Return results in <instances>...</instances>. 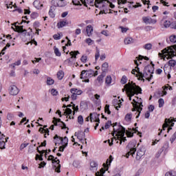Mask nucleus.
<instances>
[{
    "label": "nucleus",
    "instance_id": "c756f323",
    "mask_svg": "<svg viewBox=\"0 0 176 176\" xmlns=\"http://www.w3.org/2000/svg\"><path fill=\"white\" fill-rule=\"evenodd\" d=\"M107 76V74L105 73H102L101 75L98 76L97 78V80L99 82V83H102V80L104 78Z\"/></svg>",
    "mask_w": 176,
    "mask_h": 176
},
{
    "label": "nucleus",
    "instance_id": "aec40b11",
    "mask_svg": "<svg viewBox=\"0 0 176 176\" xmlns=\"http://www.w3.org/2000/svg\"><path fill=\"white\" fill-rule=\"evenodd\" d=\"M113 160V157H112V155H109V159H107L106 161V164L105 163L103 164V167L104 168H107V170H108V166H111V164L112 163Z\"/></svg>",
    "mask_w": 176,
    "mask_h": 176
},
{
    "label": "nucleus",
    "instance_id": "f3484780",
    "mask_svg": "<svg viewBox=\"0 0 176 176\" xmlns=\"http://www.w3.org/2000/svg\"><path fill=\"white\" fill-rule=\"evenodd\" d=\"M75 135H76L77 138L80 140V141H83V139L85 138L86 137V134L85 133V132L80 131L78 133H75Z\"/></svg>",
    "mask_w": 176,
    "mask_h": 176
},
{
    "label": "nucleus",
    "instance_id": "dca6fc26",
    "mask_svg": "<svg viewBox=\"0 0 176 176\" xmlns=\"http://www.w3.org/2000/svg\"><path fill=\"white\" fill-rule=\"evenodd\" d=\"M93 116L95 119V120H94V122H96V123H100V118H99L100 114H98L97 113H91L89 114L91 122H93Z\"/></svg>",
    "mask_w": 176,
    "mask_h": 176
},
{
    "label": "nucleus",
    "instance_id": "0eeeda50",
    "mask_svg": "<svg viewBox=\"0 0 176 176\" xmlns=\"http://www.w3.org/2000/svg\"><path fill=\"white\" fill-rule=\"evenodd\" d=\"M144 78H145V79H146V80L148 82H151V80L152 78H153V75H152V74H149L148 72H146L144 69L143 73L141 72H139L138 80H142L143 82H145V79H144Z\"/></svg>",
    "mask_w": 176,
    "mask_h": 176
},
{
    "label": "nucleus",
    "instance_id": "de8ad7c7",
    "mask_svg": "<svg viewBox=\"0 0 176 176\" xmlns=\"http://www.w3.org/2000/svg\"><path fill=\"white\" fill-rule=\"evenodd\" d=\"M159 108H162L163 105H164V99L160 98L158 100Z\"/></svg>",
    "mask_w": 176,
    "mask_h": 176
},
{
    "label": "nucleus",
    "instance_id": "e433bc0d",
    "mask_svg": "<svg viewBox=\"0 0 176 176\" xmlns=\"http://www.w3.org/2000/svg\"><path fill=\"white\" fill-rule=\"evenodd\" d=\"M38 131L39 133H45V134H47V135H49V133H50L49 129H45V128L41 127L39 128Z\"/></svg>",
    "mask_w": 176,
    "mask_h": 176
},
{
    "label": "nucleus",
    "instance_id": "6ab92c4d",
    "mask_svg": "<svg viewBox=\"0 0 176 176\" xmlns=\"http://www.w3.org/2000/svg\"><path fill=\"white\" fill-rule=\"evenodd\" d=\"M113 105L114 107H116V109H117V111H118L119 108H120V107H122V101H120V100L114 99L113 100Z\"/></svg>",
    "mask_w": 176,
    "mask_h": 176
},
{
    "label": "nucleus",
    "instance_id": "a878e982",
    "mask_svg": "<svg viewBox=\"0 0 176 176\" xmlns=\"http://www.w3.org/2000/svg\"><path fill=\"white\" fill-rule=\"evenodd\" d=\"M83 5L86 3V0H80ZM79 0H72V3L75 5L76 6H82V4L80 3V1Z\"/></svg>",
    "mask_w": 176,
    "mask_h": 176
},
{
    "label": "nucleus",
    "instance_id": "39448f33",
    "mask_svg": "<svg viewBox=\"0 0 176 176\" xmlns=\"http://www.w3.org/2000/svg\"><path fill=\"white\" fill-rule=\"evenodd\" d=\"M48 160H52V167L56 173H61V170H60L61 168V165L60 164V160H57V157H55L54 159V156L50 155L48 157Z\"/></svg>",
    "mask_w": 176,
    "mask_h": 176
},
{
    "label": "nucleus",
    "instance_id": "ea45409f",
    "mask_svg": "<svg viewBox=\"0 0 176 176\" xmlns=\"http://www.w3.org/2000/svg\"><path fill=\"white\" fill-rule=\"evenodd\" d=\"M100 58V50L98 47H96V54H95V60L97 61L98 58Z\"/></svg>",
    "mask_w": 176,
    "mask_h": 176
},
{
    "label": "nucleus",
    "instance_id": "864d4df0",
    "mask_svg": "<svg viewBox=\"0 0 176 176\" xmlns=\"http://www.w3.org/2000/svg\"><path fill=\"white\" fill-rule=\"evenodd\" d=\"M112 126V122L111 120L107 121L104 125V129H108L109 127Z\"/></svg>",
    "mask_w": 176,
    "mask_h": 176
},
{
    "label": "nucleus",
    "instance_id": "0e129e2a",
    "mask_svg": "<svg viewBox=\"0 0 176 176\" xmlns=\"http://www.w3.org/2000/svg\"><path fill=\"white\" fill-rule=\"evenodd\" d=\"M66 146H67V145L62 144V146H60L59 147L58 151L59 152H64V150L65 149Z\"/></svg>",
    "mask_w": 176,
    "mask_h": 176
},
{
    "label": "nucleus",
    "instance_id": "4be33fe9",
    "mask_svg": "<svg viewBox=\"0 0 176 176\" xmlns=\"http://www.w3.org/2000/svg\"><path fill=\"white\" fill-rule=\"evenodd\" d=\"M93 26H91V25H88L86 27V32H87V36H91V35H93Z\"/></svg>",
    "mask_w": 176,
    "mask_h": 176
},
{
    "label": "nucleus",
    "instance_id": "603ef678",
    "mask_svg": "<svg viewBox=\"0 0 176 176\" xmlns=\"http://www.w3.org/2000/svg\"><path fill=\"white\" fill-rule=\"evenodd\" d=\"M91 168H97V162L96 161H91L90 162Z\"/></svg>",
    "mask_w": 176,
    "mask_h": 176
},
{
    "label": "nucleus",
    "instance_id": "774afa93",
    "mask_svg": "<svg viewBox=\"0 0 176 176\" xmlns=\"http://www.w3.org/2000/svg\"><path fill=\"white\" fill-rule=\"evenodd\" d=\"M175 140H176V133L175 132V133L170 138V142L173 143L175 141Z\"/></svg>",
    "mask_w": 176,
    "mask_h": 176
},
{
    "label": "nucleus",
    "instance_id": "4c0bfd02",
    "mask_svg": "<svg viewBox=\"0 0 176 176\" xmlns=\"http://www.w3.org/2000/svg\"><path fill=\"white\" fill-rule=\"evenodd\" d=\"M54 51L56 56H57V57H61V52H60L58 48H57L56 46L54 47Z\"/></svg>",
    "mask_w": 176,
    "mask_h": 176
},
{
    "label": "nucleus",
    "instance_id": "6e6d98bb",
    "mask_svg": "<svg viewBox=\"0 0 176 176\" xmlns=\"http://www.w3.org/2000/svg\"><path fill=\"white\" fill-rule=\"evenodd\" d=\"M78 123H79V124H83V116H78Z\"/></svg>",
    "mask_w": 176,
    "mask_h": 176
},
{
    "label": "nucleus",
    "instance_id": "f8f14e48",
    "mask_svg": "<svg viewBox=\"0 0 176 176\" xmlns=\"http://www.w3.org/2000/svg\"><path fill=\"white\" fill-rule=\"evenodd\" d=\"M142 20L145 24H156V19H152L149 16H143Z\"/></svg>",
    "mask_w": 176,
    "mask_h": 176
},
{
    "label": "nucleus",
    "instance_id": "69168bd1",
    "mask_svg": "<svg viewBox=\"0 0 176 176\" xmlns=\"http://www.w3.org/2000/svg\"><path fill=\"white\" fill-rule=\"evenodd\" d=\"M31 19H36L38 17V13L32 12L30 15Z\"/></svg>",
    "mask_w": 176,
    "mask_h": 176
},
{
    "label": "nucleus",
    "instance_id": "58836bf2",
    "mask_svg": "<svg viewBox=\"0 0 176 176\" xmlns=\"http://www.w3.org/2000/svg\"><path fill=\"white\" fill-rule=\"evenodd\" d=\"M138 61H141V60H146V61H149V58L148 56H144L142 55H139V56L136 57Z\"/></svg>",
    "mask_w": 176,
    "mask_h": 176
},
{
    "label": "nucleus",
    "instance_id": "bf43d9fd",
    "mask_svg": "<svg viewBox=\"0 0 176 176\" xmlns=\"http://www.w3.org/2000/svg\"><path fill=\"white\" fill-rule=\"evenodd\" d=\"M169 39H170V42H172V43H175V42H176V36L175 35L170 36Z\"/></svg>",
    "mask_w": 176,
    "mask_h": 176
},
{
    "label": "nucleus",
    "instance_id": "4468645a",
    "mask_svg": "<svg viewBox=\"0 0 176 176\" xmlns=\"http://www.w3.org/2000/svg\"><path fill=\"white\" fill-rule=\"evenodd\" d=\"M20 90H19V88H17L16 85H12L10 87V94L11 96H17Z\"/></svg>",
    "mask_w": 176,
    "mask_h": 176
},
{
    "label": "nucleus",
    "instance_id": "3c124183",
    "mask_svg": "<svg viewBox=\"0 0 176 176\" xmlns=\"http://www.w3.org/2000/svg\"><path fill=\"white\" fill-rule=\"evenodd\" d=\"M120 82L122 85H126V83H127V77L126 76H123Z\"/></svg>",
    "mask_w": 176,
    "mask_h": 176
},
{
    "label": "nucleus",
    "instance_id": "2eb2a0df",
    "mask_svg": "<svg viewBox=\"0 0 176 176\" xmlns=\"http://www.w3.org/2000/svg\"><path fill=\"white\" fill-rule=\"evenodd\" d=\"M71 107H72L71 104L67 106L68 108L65 110L64 115L69 116V119H75L74 117H71V115H72V109H69Z\"/></svg>",
    "mask_w": 176,
    "mask_h": 176
},
{
    "label": "nucleus",
    "instance_id": "79ce46f5",
    "mask_svg": "<svg viewBox=\"0 0 176 176\" xmlns=\"http://www.w3.org/2000/svg\"><path fill=\"white\" fill-rule=\"evenodd\" d=\"M131 118H133V114L132 113H127L126 116H125V120L126 122H130V120H131Z\"/></svg>",
    "mask_w": 176,
    "mask_h": 176
},
{
    "label": "nucleus",
    "instance_id": "1a4fd4ad",
    "mask_svg": "<svg viewBox=\"0 0 176 176\" xmlns=\"http://www.w3.org/2000/svg\"><path fill=\"white\" fill-rule=\"evenodd\" d=\"M16 24H19V22H16L14 23H12V25H14L15 28L12 27V29L14 30L15 32H19L21 34H23L24 36L29 35L30 36V32H27V30H24V26L23 25H16Z\"/></svg>",
    "mask_w": 176,
    "mask_h": 176
},
{
    "label": "nucleus",
    "instance_id": "9d476101",
    "mask_svg": "<svg viewBox=\"0 0 176 176\" xmlns=\"http://www.w3.org/2000/svg\"><path fill=\"white\" fill-rule=\"evenodd\" d=\"M54 140H56L57 141H60L58 145H66L68 146V138L65 136L64 138L58 136V135H55L54 137Z\"/></svg>",
    "mask_w": 176,
    "mask_h": 176
},
{
    "label": "nucleus",
    "instance_id": "c85d7f7f",
    "mask_svg": "<svg viewBox=\"0 0 176 176\" xmlns=\"http://www.w3.org/2000/svg\"><path fill=\"white\" fill-rule=\"evenodd\" d=\"M139 72H140V67H135V68L132 70L131 74L136 75L137 78H140Z\"/></svg>",
    "mask_w": 176,
    "mask_h": 176
},
{
    "label": "nucleus",
    "instance_id": "5fc2aeb1",
    "mask_svg": "<svg viewBox=\"0 0 176 176\" xmlns=\"http://www.w3.org/2000/svg\"><path fill=\"white\" fill-rule=\"evenodd\" d=\"M171 25V22H170V21H165L164 22V26L165 27V28H168V27H170Z\"/></svg>",
    "mask_w": 176,
    "mask_h": 176
},
{
    "label": "nucleus",
    "instance_id": "e2e57ef3",
    "mask_svg": "<svg viewBox=\"0 0 176 176\" xmlns=\"http://www.w3.org/2000/svg\"><path fill=\"white\" fill-rule=\"evenodd\" d=\"M35 160H40V162L43 161V157L39 155V154L36 155Z\"/></svg>",
    "mask_w": 176,
    "mask_h": 176
},
{
    "label": "nucleus",
    "instance_id": "052dcab7",
    "mask_svg": "<svg viewBox=\"0 0 176 176\" xmlns=\"http://www.w3.org/2000/svg\"><path fill=\"white\" fill-rule=\"evenodd\" d=\"M85 42H86V43H87L89 45V46H91V45H93V43H94L93 40H91V38H87L85 40Z\"/></svg>",
    "mask_w": 176,
    "mask_h": 176
},
{
    "label": "nucleus",
    "instance_id": "680f3d73",
    "mask_svg": "<svg viewBox=\"0 0 176 176\" xmlns=\"http://www.w3.org/2000/svg\"><path fill=\"white\" fill-rule=\"evenodd\" d=\"M80 61H81V63H83L84 64L86 63L87 61V56H82L80 58Z\"/></svg>",
    "mask_w": 176,
    "mask_h": 176
},
{
    "label": "nucleus",
    "instance_id": "49530a36",
    "mask_svg": "<svg viewBox=\"0 0 176 176\" xmlns=\"http://www.w3.org/2000/svg\"><path fill=\"white\" fill-rule=\"evenodd\" d=\"M168 65H169V67H174L175 65H176V61L175 60L171 59L168 62Z\"/></svg>",
    "mask_w": 176,
    "mask_h": 176
},
{
    "label": "nucleus",
    "instance_id": "c03bdc74",
    "mask_svg": "<svg viewBox=\"0 0 176 176\" xmlns=\"http://www.w3.org/2000/svg\"><path fill=\"white\" fill-rule=\"evenodd\" d=\"M165 176H176V171L175 170H171V171L167 172L165 174Z\"/></svg>",
    "mask_w": 176,
    "mask_h": 176
},
{
    "label": "nucleus",
    "instance_id": "423d86ee",
    "mask_svg": "<svg viewBox=\"0 0 176 176\" xmlns=\"http://www.w3.org/2000/svg\"><path fill=\"white\" fill-rule=\"evenodd\" d=\"M133 102L131 104H133V107L134 109H132V111H137L138 112L137 116H136V119H138V118H140V115L141 114V111H142V107H144V105H142V102H137L135 101V99L133 100Z\"/></svg>",
    "mask_w": 176,
    "mask_h": 176
},
{
    "label": "nucleus",
    "instance_id": "c9c22d12",
    "mask_svg": "<svg viewBox=\"0 0 176 176\" xmlns=\"http://www.w3.org/2000/svg\"><path fill=\"white\" fill-rule=\"evenodd\" d=\"M39 3H41V2H39V1L38 0H36L33 2V5L36 8V9H39V8L43 6V4L39 6Z\"/></svg>",
    "mask_w": 176,
    "mask_h": 176
},
{
    "label": "nucleus",
    "instance_id": "4d7b16f0",
    "mask_svg": "<svg viewBox=\"0 0 176 176\" xmlns=\"http://www.w3.org/2000/svg\"><path fill=\"white\" fill-rule=\"evenodd\" d=\"M13 118H14V116H13V114L12 113H8L7 114V119H8V120L11 121L13 119Z\"/></svg>",
    "mask_w": 176,
    "mask_h": 176
},
{
    "label": "nucleus",
    "instance_id": "7c9ffc66",
    "mask_svg": "<svg viewBox=\"0 0 176 176\" xmlns=\"http://www.w3.org/2000/svg\"><path fill=\"white\" fill-rule=\"evenodd\" d=\"M68 24V23L65 21H61L60 22L57 23L58 28H63V27H65Z\"/></svg>",
    "mask_w": 176,
    "mask_h": 176
},
{
    "label": "nucleus",
    "instance_id": "bb28decb",
    "mask_svg": "<svg viewBox=\"0 0 176 176\" xmlns=\"http://www.w3.org/2000/svg\"><path fill=\"white\" fill-rule=\"evenodd\" d=\"M70 56H72L69 58V61L72 60V58H76V56L79 54V51H72L69 52Z\"/></svg>",
    "mask_w": 176,
    "mask_h": 176
},
{
    "label": "nucleus",
    "instance_id": "a18cd8bd",
    "mask_svg": "<svg viewBox=\"0 0 176 176\" xmlns=\"http://www.w3.org/2000/svg\"><path fill=\"white\" fill-rule=\"evenodd\" d=\"M111 82H112V77H111V76H107L106 77L105 83H107V85H111Z\"/></svg>",
    "mask_w": 176,
    "mask_h": 176
},
{
    "label": "nucleus",
    "instance_id": "f03ea898",
    "mask_svg": "<svg viewBox=\"0 0 176 176\" xmlns=\"http://www.w3.org/2000/svg\"><path fill=\"white\" fill-rule=\"evenodd\" d=\"M162 52H159L158 56L164 60H170V58H173L176 56V45H173L172 47H168L167 48H164L161 51Z\"/></svg>",
    "mask_w": 176,
    "mask_h": 176
},
{
    "label": "nucleus",
    "instance_id": "8fccbe9b",
    "mask_svg": "<svg viewBox=\"0 0 176 176\" xmlns=\"http://www.w3.org/2000/svg\"><path fill=\"white\" fill-rule=\"evenodd\" d=\"M104 1H108V0H95L96 8H98V5H100V3H104Z\"/></svg>",
    "mask_w": 176,
    "mask_h": 176
},
{
    "label": "nucleus",
    "instance_id": "f257e3e1",
    "mask_svg": "<svg viewBox=\"0 0 176 176\" xmlns=\"http://www.w3.org/2000/svg\"><path fill=\"white\" fill-rule=\"evenodd\" d=\"M125 89H126V96L129 97V101H131V97H133L135 94L137 96L142 94V89L133 82L126 84Z\"/></svg>",
    "mask_w": 176,
    "mask_h": 176
},
{
    "label": "nucleus",
    "instance_id": "09e8293b",
    "mask_svg": "<svg viewBox=\"0 0 176 176\" xmlns=\"http://www.w3.org/2000/svg\"><path fill=\"white\" fill-rule=\"evenodd\" d=\"M104 112L108 115H111V110H109V104H106L104 107Z\"/></svg>",
    "mask_w": 176,
    "mask_h": 176
},
{
    "label": "nucleus",
    "instance_id": "9b49d317",
    "mask_svg": "<svg viewBox=\"0 0 176 176\" xmlns=\"http://www.w3.org/2000/svg\"><path fill=\"white\" fill-rule=\"evenodd\" d=\"M85 74H86L85 78H91V76L94 75V70H82L80 74V79H83V75H85Z\"/></svg>",
    "mask_w": 176,
    "mask_h": 176
},
{
    "label": "nucleus",
    "instance_id": "ddd939ff",
    "mask_svg": "<svg viewBox=\"0 0 176 176\" xmlns=\"http://www.w3.org/2000/svg\"><path fill=\"white\" fill-rule=\"evenodd\" d=\"M144 155H145V148L141 147L138 150L135 157L136 160H140Z\"/></svg>",
    "mask_w": 176,
    "mask_h": 176
},
{
    "label": "nucleus",
    "instance_id": "13d9d810",
    "mask_svg": "<svg viewBox=\"0 0 176 176\" xmlns=\"http://www.w3.org/2000/svg\"><path fill=\"white\" fill-rule=\"evenodd\" d=\"M20 64H21V60H17L16 62H15L14 63H12L11 65L12 68L14 69V67H16V65H20Z\"/></svg>",
    "mask_w": 176,
    "mask_h": 176
},
{
    "label": "nucleus",
    "instance_id": "7ed1b4c3",
    "mask_svg": "<svg viewBox=\"0 0 176 176\" xmlns=\"http://www.w3.org/2000/svg\"><path fill=\"white\" fill-rule=\"evenodd\" d=\"M116 133V137H118V138L120 137V145H122V142H126V141H127V139H126V137H124V134H126V128L124 127L122 125H119V128L118 129H115L113 128V132L111 133L112 135L114 136L115 133Z\"/></svg>",
    "mask_w": 176,
    "mask_h": 176
},
{
    "label": "nucleus",
    "instance_id": "72a5a7b5",
    "mask_svg": "<svg viewBox=\"0 0 176 176\" xmlns=\"http://www.w3.org/2000/svg\"><path fill=\"white\" fill-rule=\"evenodd\" d=\"M61 122H63L61 121V119L54 117L52 123H54V126H58V123H61Z\"/></svg>",
    "mask_w": 176,
    "mask_h": 176
},
{
    "label": "nucleus",
    "instance_id": "cd10ccee",
    "mask_svg": "<svg viewBox=\"0 0 176 176\" xmlns=\"http://www.w3.org/2000/svg\"><path fill=\"white\" fill-rule=\"evenodd\" d=\"M70 91H71V93H74L77 96H80V94H82V93H83V91H82V90H79L76 88L71 89Z\"/></svg>",
    "mask_w": 176,
    "mask_h": 176
},
{
    "label": "nucleus",
    "instance_id": "a19ab883",
    "mask_svg": "<svg viewBox=\"0 0 176 176\" xmlns=\"http://www.w3.org/2000/svg\"><path fill=\"white\" fill-rule=\"evenodd\" d=\"M143 48H144L145 50H151L152 49V43H146L143 45Z\"/></svg>",
    "mask_w": 176,
    "mask_h": 176
},
{
    "label": "nucleus",
    "instance_id": "b1692460",
    "mask_svg": "<svg viewBox=\"0 0 176 176\" xmlns=\"http://www.w3.org/2000/svg\"><path fill=\"white\" fill-rule=\"evenodd\" d=\"M53 3L55 5V6H58L59 8H63L64 6V0H53Z\"/></svg>",
    "mask_w": 176,
    "mask_h": 176
},
{
    "label": "nucleus",
    "instance_id": "393cba45",
    "mask_svg": "<svg viewBox=\"0 0 176 176\" xmlns=\"http://www.w3.org/2000/svg\"><path fill=\"white\" fill-rule=\"evenodd\" d=\"M109 65L108 63L105 62L102 65V74H107L108 72V68Z\"/></svg>",
    "mask_w": 176,
    "mask_h": 176
},
{
    "label": "nucleus",
    "instance_id": "6e6552de",
    "mask_svg": "<svg viewBox=\"0 0 176 176\" xmlns=\"http://www.w3.org/2000/svg\"><path fill=\"white\" fill-rule=\"evenodd\" d=\"M176 122L175 118H170L168 119L166 118L164 123L162 125V130H161L160 129H159L160 131V132L158 133V135H160L162 134V131H163V130H166V129H168V126H170V124H171V126H174V122Z\"/></svg>",
    "mask_w": 176,
    "mask_h": 176
},
{
    "label": "nucleus",
    "instance_id": "2f4dec72",
    "mask_svg": "<svg viewBox=\"0 0 176 176\" xmlns=\"http://www.w3.org/2000/svg\"><path fill=\"white\" fill-rule=\"evenodd\" d=\"M133 39L131 37H127L124 41L125 45H130L131 43H133Z\"/></svg>",
    "mask_w": 176,
    "mask_h": 176
},
{
    "label": "nucleus",
    "instance_id": "f704fd0d",
    "mask_svg": "<svg viewBox=\"0 0 176 176\" xmlns=\"http://www.w3.org/2000/svg\"><path fill=\"white\" fill-rule=\"evenodd\" d=\"M47 85L48 86H52V85H54V80H53L52 78L50 77H47Z\"/></svg>",
    "mask_w": 176,
    "mask_h": 176
},
{
    "label": "nucleus",
    "instance_id": "338daca9",
    "mask_svg": "<svg viewBox=\"0 0 176 176\" xmlns=\"http://www.w3.org/2000/svg\"><path fill=\"white\" fill-rule=\"evenodd\" d=\"M58 94V91H57V90L52 89L51 90V94H52V96H57V94Z\"/></svg>",
    "mask_w": 176,
    "mask_h": 176
},
{
    "label": "nucleus",
    "instance_id": "a211bd4d",
    "mask_svg": "<svg viewBox=\"0 0 176 176\" xmlns=\"http://www.w3.org/2000/svg\"><path fill=\"white\" fill-rule=\"evenodd\" d=\"M145 72H148V74H153V72L155 71V65H148L144 67Z\"/></svg>",
    "mask_w": 176,
    "mask_h": 176
},
{
    "label": "nucleus",
    "instance_id": "412c9836",
    "mask_svg": "<svg viewBox=\"0 0 176 176\" xmlns=\"http://www.w3.org/2000/svg\"><path fill=\"white\" fill-rule=\"evenodd\" d=\"M166 90H168V87H164V90H160L157 92L158 97H163L167 94V91Z\"/></svg>",
    "mask_w": 176,
    "mask_h": 176
},
{
    "label": "nucleus",
    "instance_id": "473e14b6",
    "mask_svg": "<svg viewBox=\"0 0 176 176\" xmlns=\"http://www.w3.org/2000/svg\"><path fill=\"white\" fill-rule=\"evenodd\" d=\"M57 78L59 80H61L63 78H64V72L63 70H60L57 73Z\"/></svg>",
    "mask_w": 176,
    "mask_h": 176
},
{
    "label": "nucleus",
    "instance_id": "37998d69",
    "mask_svg": "<svg viewBox=\"0 0 176 176\" xmlns=\"http://www.w3.org/2000/svg\"><path fill=\"white\" fill-rule=\"evenodd\" d=\"M49 14L52 19H54L56 17V14H54V12L53 11V7H51L49 11Z\"/></svg>",
    "mask_w": 176,
    "mask_h": 176
},
{
    "label": "nucleus",
    "instance_id": "5701e85b",
    "mask_svg": "<svg viewBox=\"0 0 176 176\" xmlns=\"http://www.w3.org/2000/svg\"><path fill=\"white\" fill-rule=\"evenodd\" d=\"M5 137L6 136H2L0 138V149H6V142L5 141Z\"/></svg>",
    "mask_w": 176,
    "mask_h": 176
},
{
    "label": "nucleus",
    "instance_id": "20e7f679",
    "mask_svg": "<svg viewBox=\"0 0 176 176\" xmlns=\"http://www.w3.org/2000/svg\"><path fill=\"white\" fill-rule=\"evenodd\" d=\"M136 145L137 141L135 140H132L128 144V145L126 146V149L129 151H128V153H126V157H129L130 155L133 156L135 153V152H137V148L135 147Z\"/></svg>",
    "mask_w": 176,
    "mask_h": 176
}]
</instances>
